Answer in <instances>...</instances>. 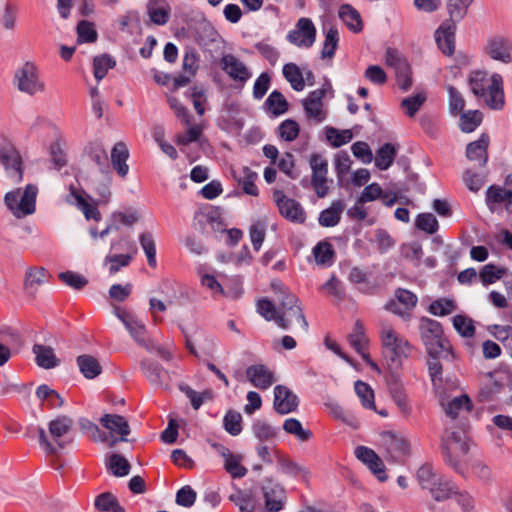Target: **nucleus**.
Returning a JSON list of instances; mask_svg holds the SVG:
<instances>
[{
	"label": "nucleus",
	"mask_w": 512,
	"mask_h": 512,
	"mask_svg": "<svg viewBox=\"0 0 512 512\" xmlns=\"http://www.w3.org/2000/svg\"><path fill=\"white\" fill-rule=\"evenodd\" d=\"M72 425L73 420L67 415H60L49 422L48 430L55 444L48 440L45 430L42 427H38L37 432L41 447L48 454H57L59 450L64 449L72 442V439L69 441L61 440V437L71 430Z\"/></svg>",
	"instance_id": "f257e3e1"
},
{
	"label": "nucleus",
	"mask_w": 512,
	"mask_h": 512,
	"mask_svg": "<svg viewBox=\"0 0 512 512\" xmlns=\"http://www.w3.org/2000/svg\"><path fill=\"white\" fill-rule=\"evenodd\" d=\"M37 193L38 188L33 184H28L23 193L20 190L6 193L4 202L11 213L21 219L35 212Z\"/></svg>",
	"instance_id": "f03ea898"
},
{
	"label": "nucleus",
	"mask_w": 512,
	"mask_h": 512,
	"mask_svg": "<svg viewBox=\"0 0 512 512\" xmlns=\"http://www.w3.org/2000/svg\"><path fill=\"white\" fill-rule=\"evenodd\" d=\"M441 451L445 462L456 472L461 470V458L469 451V446L459 431H446L441 441Z\"/></svg>",
	"instance_id": "7ed1b4c3"
},
{
	"label": "nucleus",
	"mask_w": 512,
	"mask_h": 512,
	"mask_svg": "<svg viewBox=\"0 0 512 512\" xmlns=\"http://www.w3.org/2000/svg\"><path fill=\"white\" fill-rule=\"evenodd\" d=\"M382 346L385 349V358L391 365L398 366L401 364V359L407 358L411 351L412 346L408 340L400 337L391 327L383 328L380 332Z\"/></svg>",
	"instance_id": "20e7f679"
},
{
	"label": "nucleus",
	"mask_w": 512,
	"mask_h": 512,
	"mask_svg": "<svg viewBox=\"0 0 512 512\" xmlns=\"http://www.w3.org/2000/svg\"><path fill=\"white\" fill-rule=\"evenodd\" d=\"M379 445L383 456L390 463H402L410 455V444L407 439L392 431H383L379 435Z\"/></svg>",
	"instance_id": "39448f33"
},
{
	"label": "nucleus",
	"mask_w": 512,
	"mask_h": 512,
	"mask_svg": "<svg viewBox=\"0 0 512 512\" xmlns=\"http://www.w3.org/2000/svg\"><path fill=\"white\" fill-rule=\"evenodd\" d=\"M14 81L21 92L30 96L45 91V83L39 79L36 66L30 62L16 70Z\"/></svg>",
	"instance_id": "423d86ee"
},
{
	"label": "nucleus",
	"mask_w": 512,
	"mask_h": 512,
	"mask_svg": "<svg viewBox=\"0 0 512 512\" xmlns=\"http://www.w3.org/2000/svg\"><path fill=\"white\" fill-rule=\"evenodd\" d=\"M309 164L312 170L311 185L317 196L324 198L329 192L327 186L328 161L321 155L313 153L310 156Z\"/></svg>",
	"instance_id": "0eeeda50"
},
{
	"label": "nucleus",
	"mask_w": 512,
	"mask_h": 512,
	"mask_svg": "<svg viewBox=\"0 0 512 512\" xmlns=\"http://www.w3.org/2000/svg\"><path fill=\"white\" fill-rule=\"evenodd\" d=\"M261 490L267 512H279L284 508L286 492L280 483L267 477L263 481Z\"/></svg>",
	"instance_id": "6e6552de"
},
{
	"label": "nucleus",
	"mask_w": 512,
	"mask_h": 512,
	"mask_svg": "<svg viewBox=\"0 0 512 512\" xmlns=\"http://www.w3.org/2000/svg\"><path fill=\"white\" fill-rule=\"evenodd\" d=\"M273 200L280 214L287 220L300 224L305 221L306 215L301 204L294 199L286 197L282 190H274Z\"/></svg>",
	"instance_id": "1a4fd4ad"
},
{
	"label": "nucleus",
	"mask_w": 512,
	"mask_h": 512,
	"mask_svg": "<svg viewBox=\"0 0 512 512\" xmlns=\"http://www.w3.org/2000/svg\"><path fill=\"white\" fill-rule=\"evenodd\" d=\"M115 315L124 324L130 336L138 345L144 347L146 350H151L146 340L147 330L142 321L133 314L119 308L115 309Z\"/></svg>",
	"instance_id": "9d476101"
},
{
	"label": "nucleus",
	"mask_w": 512,
	"mask_h": 512,
	"mask_svg": "<svg viewBox=\"0 0 512 512\" xmlns=\"http://www.w3.org/2000/svg\"><path fill=\"white\" fill-rule=\"evenodd\" d=\"M290 43L298 46L310 48L316 40V28L310 18H300L296 28L287 35Z\"/></svg>",
	"instance_id": "9b49d317"
},
{
	"label": "nucleus",
	"mask_w": 512,
	"mask_h": 512,
	"mask_svg": "<svg viewBox=\"0 0 512 512\" xmlns=\"http://www.w3.org/2000/svg\"><path fill=\"white\" fill-rule=\"evenodd\" d=\"M299 399L288 387L277 385L274 388V410L281 415L295 411L298 407Z\"/></svg>",
	"instance_id": "f8f14e48"
},
{
	"label": "nucleus",
	"mask_w": 512,
	"mask_h": 512,
	"mask_svg": "<svg viewBox=\"0 0 512 512\" xmlns=\"http://www.w3.org/2000/svg\"><path fill=\"white\" fill-rule=\"evenodd\" d=\"M395 297L397 301L391 300L386 304V309L401 317L407 315L408 311L412 310L418 302V298L413 292L403 288L396 289Z\"/></svg>",
	"instance_id": "ddd939ff"
},
{
	"label": "nucleus",
	"mask_w": 512,
	"mask_h": 512,
	"mask_svg": "<svg viewBox=\"0 0 512 512\" xmlns=\"http://www.w3.org/2000/svg\"><path fill=\"white\" fill-rule=\"evenodd\" d=\"M246 376L254 387L261 390L268 389L277 381L274 373L263 364L247 367Z\"/></svg>",
	"instance_id": "4468645a"
},
{
	"label": "nucleus",
	"mask_w": 512,
	"mask_h": 512,
	"mask_svg": "<svg viewBox=\"0 0 512 512\" xmlns=\"http://www.w3.org/2000/svg\"><path fill=\"white\" fill-rule=\"evenodd\" d=\"M220 67L229 77L236 81L244 83L251 77V73L246 65L233 54L223 55L220 60Z\"/></svg>",
	"instance_id": "2eb2a0df"
},
{
	"label": "nucleus",
	"mask_w": 512,
	"mask_h": 512,
	"mask_svg": "<svg viewBox=\"0 0 512 512\" xmlns=\"http://www.w3.org/2000/svg\"><path fill=\"white\" fill-rule=\"evenodd\" d=\"M490 82L486 91L485 102L490 109L501 110L505 105L502 76L494 73L490 78Z\"/></svg>",
	"instance_id": "dca6fc26"
},
{
	"label": "nucleus",
	"mask_w": 512,
	"mask_h": 512,
	"mask_svg": "<svg viewBox=\"0 0 512 512\" xmlns=\"http://www.w3.org/2000/svg\"><path fill=\"white\" fill-rule=\"evenodd\" d=\"M140 368L151 385L156 387L166 386L169 373L158 362L145 358L140 361Z\"/></svg>",
	"instance_id": "f3484780"
},
{
	"label": "nucleus",
	"mask_w": 512,
	"mask_h": 512,
	"mask_svg": "<svg viewBox=\"0 0 512 512\" xmlns=\"http://www.w3.org/2000/svg\"><path fill=\"white\" fill-rule=\"evenodd\" d=\"M490 138L482 133L478 140L468 143L466 146V157L470 161H478L479 167H485L488 162V148Z\"/></svg>",
	"instance_id": "a211bd4d"
},
{
	"label": "nucleus",
	"mask_w": 512,
	"mask_h": 512,
	"mask_svg": "<svg viewBox=\"0 0 512 512\" xmlns=\"http://www.w3.org/2000/svg\"><path fill=\"white\" fill-rule=\"evenodd\" d=\"M456 25L453 22H443L435 32L438 47L445 55H452L455 50Z\"/></svg>",
	"instance_id": "6ab92c4d"
},
{
	"label": "nucleus",
	"mask_w": 512,
	"mask_h": 512,
	"mask_svg": "<svg viewBox=\"0 0 512 512\" xmlns=\"http://www.w3.org/2000/svg\"><path fill=\"white\" fill-rule=\"evenodd\" d=\"M0 163L18 179L22 178V159L16 148L10 144L0 145Z\"/></svg>",
	"instance_id": "aec40b11"
},
{
	"label": "nucleus",
	"mask_w": 512,
	"mask_h": 512,
	"mask_svg": "<svg viewBox=\"0 0 512 512\" xmlns=\"http://www.w3.org/2000/svg\"><path fill=\"white\" fill-rule=\"evenodd\" d=\"M85 155L93 161L98 167L102 175L108 179L110 173V165L107 153L100 142H91L84 149Z\"/></svg>",
	"instance_id": "412c9836"
},
{
	"label": "nucleus",
	"mask_w": 512,
	"mask_h": 512,
	"mask_svg": "<svg viewBox=\"0 0 512 512\" xmlns=\"http://www.w3.org/2000/svg\"><path fill=\"white\" fill-rule=\"evenodd\" d=\"M510 50V43L504 37H494L489 40L487 45L488 55L492 59L500 61L505 64L510 63L512 61Z\"/></svg>",
	"instance_id": "4be33fe9"
},
{
	"label": "nucleus",
	"mask_w": 512,
	"mask_h": 512,
	"mask_svg": "<svg viewBox=\"0 0 512 512\" xmlns=\"http://www.w3.org/2000/svg\"><path fill=\"white\" fill-rule=\"evenodd\" d=\"M101 425L111 433L119 434L120 441H127L126 436L130 434V426L126 419L118 414H104L100 418Z\"/></svg>",
	"instance_id": "5701e85b"
},
{
	"label": "nucleus",
	"mask_w": 512,
	"mask_h": 512,
	"mask_svg": "<svg viewBox=\"0 0 512 512\" xmlns=\"http://www.w3.org/2000/svg\"><path fill=\"white\" fill-rule=\"evenodd\" d=\"M427 490L437 502L445 501L458 494L456 485L442 475L435 481V485H431Z\"/></svg>",
	"instance_id": "b1692460"
},
{
	"label": "nucleus",
	"mask_w": 512,
	"mask_h": 512,
	"mask_svg": "<svg viewBox=\"0 0 512 512\" xmlns=\"http://www.w3.org/2000/svg\"><path fill=\"white\" fill-rule=\"evenodd\" d=\"M389 393L399 407V409L406 415L410 414L411 409L409 406L408 397L404 391L402 382L396 375H392L388 380Z\"/></svg>",
	"instance_id": "393cba45"
},
{
	"label": "nucleus",
	"mask_w": 512,
	"mask_h": 512,
	"mask_svg": "<svg viewBox=\"0 0 512 512\" xmlns=\"http://www.w3.org/2000/svg\"><path fill=\"white\" fill-rule=\"evenodd\" d=\"M32 352L35 355L36 364L43 369H52L59 365L60 360L56 357L54 349L42 344H34Z\"/></svg>",
	"instance_id": "a878e982"
},
{
	"label": "nucleus",
	"mask_w": 512,
	"mask_h": 512,
	"mask_svg": "<svg viewBox=\"0 0 512 512\" xmlns=\"http://www.w3.org/2000/svg\"><path fill=\"white\" fill-rule=\"evenodd\" d=\"M421 340L425 346H431V342L443 336L441 324L433 319L423 317L419 325Z\"/></svg>",
	"instance_id": "bb28decb"
},
{
	"label": "nucleus",
	"mask_w": 512,
	"mask_h": 512,
	"mask_svg": "<svg viewBox=\"0 0 512 512\" xmlns=\"http://www.w3.org/2000/svg\"><path fill=\"white\" fill-rule=\"evenodd\" d=\"M257 311L263 316L267 321L275 320L276 323L283 329L289 328V321L284 317V315H279L276 310L275 305L272 301L262 298L257 301Z\"/></svg>",
	"instance_id": "cd10ccee"
},
{
	"label": "nucleus",
	"mask_w": 512,
	"mask_h": 512,
	"mask_svg": "<svg viewBox=\"0 0 512 512\" xmlns=\"http://www.w3.org/2000/svg\"><path fill=\"white\" fill-rule=\"evenodd\" d=\"M128 157L129 151L126 145L123 142L116 143L111 151V162L120 177H125L128 173L129 167L126 163Z\"/></svg>",
	"instance_id": "c85d7f7f"
},
{
	"label": "nucleus",
	"mask_w": 512,
	"mask_h": 512,
	"mask_svg": "<svg viewBox=\"0 0 512 512\" xmlns=\"http://www.w3.org/2000/svg\"><path fill=\"white\" fill-rule=\"evenodd\" d=\"M76 363L86 379H94L102 372L99 361L92 355L83 354L76 358Z\"/></svg>",
	"instance_id": "c756f323"
},
{
	"label": "nucleus",
	"mask_w": 512,
	"mask_h": 512,
	"mask_svg": "<svg viewBox=\"0 0 512 512\" xmlns=\"http://www.w3.org/2000/svg\"><path fill=\"white\" fill-rule=\"evenodd\" d=\"M344 209V202L342 200H335L331 206L323 210L318 218L319 224L323 227H334L341 219V213Z\"/></svg>",
	"instance_id": "7c9ffc66"
},
{
	"label": "nucleus",
	"mask_w": 512,
	"mask_h": 512,
	"mask_svg": "<svg viewBox=\"0 0 512 512\" xmlns=\"http://www.w3.org/2000/svg\"><path fill=\"white\" fill-rule=\"evenodd\" d=\"M339 17L353 32H360L363 28L359 12L349 4H343L339 9Z\"/></svg>",
	"instance_id": "2f4dec72"
},
{
	"label": "nucleus",
	"mask_w": 512,
	"mask_h": 512,
	"mask_svg": "<svg viewBox=\"0 0 512 512\" xmlns=\"http://www.w3.org/2000/svg\"><path fill=\"white\" fill-rule=\"evenodd\" d=\"M264 107L273 116H279L288 111L289 104L284 95L280 91L274 90L270 93V95L264 102Z\"/></svg>",
	"instance_id": "473e14b6"
},
{
	"label": "nucleus",
	"mask_w": 512,
	"mask_h": 512,
	"mask_svg": "<svg viewBox=\"0 0 512 512\" xmlns=\"http://www.w3.org/2000/svg\"><path fill=\"white\" fill-rule=\"evenodd\" d=\"M428 357H442V359H453L454 355L450 342L443 335L440 339L431 342V346H425Z\"/></svg>",
	"instance_id": "72a5a7b5"
},
{
	"label": "nucleus",
	"mask_w": 512,
	"mask_h": 512,
	"mask_svg": "<svg viewBox=\"0 0 512 512\" xmlns=\"http://www.w3.org/2000/svg\"><path fill=\"white\" fill-rule=\"evenodd\" d=\"M509 196H511V190H505L498 185H491L486 190L485 202L488 209L493 213L496 210V205L506 203Z\"/></svg>",
	"instance_id": "f704fd0d"
},
{
	"label": "nucleus",
	"mask_w": 512,
	"mask_h": 512,
	"mask_svg": "<svg viewBox=\"0 0 512 512\" xmlns=\"http://www.w3.org/2000/svg\"><path fill=\"white\" fill-rule=\"evenodd\" d=\"M116 66V60L109 54L104 53L93 58V73L96 80L101 81L110 69Z\"/></svg>",
	"instance_id": "c9c22d12"
},
{
	"label": "nucleus",
	"mask_w": 512,
	"mask_h": 512,
	"mask_svg": "<svg viewBox=\"0 0 512 512\" xmlns=\"http://www.w3.org/2000/svg\"><path fill=\"white\" fill-rule=\"evenodd\" d=\"M47 271L43 267L28 268L25 273L24 287L30 293L34 294L38 286L45 281Z\"/></svg>",
	"instance_id": "e433bc0d"
},
{
	"label": "nucleus",
	"mask_w": 512,
	"mask_h": 512,
	"mask_svg": "<svg viewBox=\"0 0 512 512\" xmlns=\"http://www.w3.org/2000/svg\"><path fill=\"white\" fill-rule=\"evenodd\" d=\"M472 2L473 0H448L447 10L449 19L445 22H453L456 25L457 22L466 16L468 7Z\"/></svg>",
	"instance_id": "4c0bfd02"
},
{
	"label": "nucleus",
	"mask_w": 512,
	"mask_h": 512,
	"mask_svg": "<svg viewBox=\"0 0 512 512\" xmlns=\"http://www.w3.org/2000/svg\"><path fill=\"white\" fill-rule=\"evenodd\" d=\"M397 154L395 146L391 143H385L381 146L375 157V165L380 170H387L393 163Z\"/></svg>",
	"instance_id": "58836bf2"
},
{
	"label": "nucleus",
	"mask_w": 512,
	"mask_h": 512,
	"mask_svg": "<svg viewBox=\"0 0 512 512\" xmlns=\"http://www.w3.org/2000/svg\"><path fill=\"white\" fill-rule=\"evenodd\" d=\"M283 76L296 91H302L305 81L300 68L295 63H287L283 66Z\"/></svg>",
	"instance_id": "ea45409f"
},
{
	"label": "nucleus",
	"mask_w": 512,
	"mask_h": 512,
	"mask_svg": "<svg viewBox=\"0 0 512 512\" xmlns=\"http://www.w3.org/2000/svg\"><path fill=\"white\" fill-rule=\"evenodd\" d=\"M487 83V73L484 71H473L468 77V85L470 90L475 96L478 97H483L486 95V91L488 90Z\"/></svg>",
	"instance_id": "a19ab883"
},
{
	"label": "nucleus",
	"mask_w": 512,
	"mask_h": 512,
	"mask_svg": "<svg viewBox=\"0 0 512 512\" xmlns=\"http://www.w3.org/2000/svg\"><path fill=\"white\" fill-rule=\"evenodd\" d=\"M107 468L116 477H124L130 473L131 465L122 455L114 453L109 456Z\"/></svg>",
	"instance_id": "79ce46f5"
},
{
	"label": "nucleus",
	"mask_w": 512,
	"mask_h": 512,
	"mask_svg": "<svg viewBox=\"0 0 512 512\" xmlns=\"http://www.w3.org/2000/svg\"><path fill=\"white\" fill-rule=\"evenodd\" d=\"M483 116L478 110H469L460 115V129L464 133H471L482 123Z\"/></svg>",
	"instance_id": "37998d69"
},
{
	"label": "nucleus",
	"mask_w": 512,
	"mask_h": 512,
	"mask_svg": "<svg viewBox=\"0 0 512 512\" xmlns=\"http://www.w3.org/2000/svg\"><path fill=\"white\" fill-rule=\"evenodd\" d=\"M274 452L277 455L278 466L281 472L294 477L299 475L306 477L309 475V472L305 467L300 466L296 462L282 456L279 454L278 450H274Z\"/></svg>",
	"instance_id": "c03bdc74"
},
{
	"label": "nucleus",
	"mask_w": 512,
	"mask_h": 512,
	"mask_svg": "<svg viewBox=\"0 0 512 512\" xmlns=\"http://www.w3.org/2000/svg\"><path fill=\"white\" fill-rule=\"evenodd\" d=\"M325 135L327 141L330 142L331 146L334 148H338L349 143L353 138L351 130L346 129L340 131L334 127L329 126L325 128Z\"/></svg>",
	"instance_id": "a18cd8bd"
},
{
	"label": "nucleus",
	"mask_w": 512,
	"mask_h": 512,
	"mask_svg": "<svg viewBox=\"0 0 512 512\" xmlns=\"http://www.w3.org/2000/svg\"><path fill=\"white\" fill-rule=\"evenodd\" d=\"M462 409H465L468 412L472 410L471 400L466 394L453 398L446 406H444L446 415L453 419L458 416L459 411Z\"/></svg>",
	"instance_id": "49530a36"
},
{
	"label": "nucleus",
	"mask_w": 512,
	"mask_h": 512,
	"mask_svg": "<svg viewBox=\"0 0 512 512\" xmlns=\"http://www.w3.org/2000/svg\"><path fill=\"white\" fill-rule=\"evenodd\" d=\"M252 432L260 441H269L277 436L278 429L263 420H255L252 424Z\"/></svg>",
	"instance_id": "de8ad7c7"
},
{
	"label": "nucleus",
	"mask_w": 512,
	"mask_h": 512,
	"mask_svg": "<svg viewBox=\"0 0 512 512\" xmlns=\"http://www.w3.org/2000/svg\"><path fill=\"white\" fill-rule=\"evenodd\" d=\"M267 222L263 219L254 221L249 228V236L253 248L258 251L265 239Z\"/></svg>",
	"instance_id": "09e8293b"
},
{
	"label": "nucleus",
	"mask_w": 512,
	"mask_h": 512,
	"mask_svg": "<svg viewBox=\"0 0 512 512\" xmlns=\"http://www.w3.org/2000/svg\"><path fill=\"white\" fill-rule=\"evenodd\" d=\"M139 242L146 254L148 265L152 268H155L157 265L156 245L152 234L149 232L142 233L139 236Z\"/></svg>",
	"instance_id": "8fccbe9b"
},
{
	"label": "nucleus",
	"mask_w": 512,
	"mask_h": 512,
	"mask_svg": "<svg viewBox=\"0 0 512 512\" xmlns=\"http://www.w3.org/2000/svg\"><path fill=\"white\" fill-rule=\"evenodd\" d=\"M79 427L81 431L91 438L94 442H106L107 435L105 432L101 431L98 425L94 422L90 421L87 418H80L78 420Z\"/></svg>",
	"instance_id": "3c124183"
},
{
	"label": "nucleus",
	"mask_w": 512,
	"mask_h": 512,
	"mask_svg": "<svg viewBox=\"0 0 512 512\" xmlns=\"http://www.w3.org/2000/svg\"><path fill=\"white\" fill-rule=\"evenodd\" d=\"M283 429L288 434L295 435L300 441H308L312 437L310 430L304 429L296 418H288L284 421Z\"/></svg>",
	"instance_id": "603ef678"
},
{
	"label": "nucleus",
	"mask_w": 512,
	"mask_h": 512,
	"mask_svg": "<svg viewBox=\"0 0 512 512\" xmlns=\"http://www.w3.org/2000/svg\"><path fill=\"white\" fill-rule=\"evenodd\" d=\"M224 429L232 436H237L242 431V416L235 410H228L223 418Z\"/></svg>",
	"instance_id": "864d4df0"
},
{
	"label": "nucleus",
	"mask_w": 512,
	"mask_h": 512,
	"mask_svg": "<svg viewBox=\"0 0 512 512\" xmlns=\"http://www.w3.org/2000/svg\"><path fill=\"white\" fill-rule=\"evenodd\" d=\"M354 388L357 396L361 400L362 405L365 408L376 410L374 402V392L371 389V387L367 383L358 380L355 382Z\"/></svg>",
	"instance_id": "5fc2aeb1"
},
{
	"label": "nucleus",
	"mask_w": 512,
	"mask_h": 512,
	"mask_svg": "<svg viewBox=\"0 0 512 512\" xmlns=\"http://www.w3.org/2000/svg\"><path fill=\"white\" fill-rule=\"evenodd\" d=\"M339 42L338 30L330 27L325 33V41L321 51L322 58H332L335 54Z\"/></svg>",
	"instance_id": "6e6d98bb"
},
{
	"label": "nucleus",
	"mask_w": 512,
	"mask_h": 512,
	"mask_svg": "<svg viewBox=\"0 0 512 512\" xmlns=\"http://www.w3.org/2000/svg\"><path fill=\"white\" fill-rule=\"evenodd\" d=\"M417 229L428 234H435L439 229V223L432 213H420L415 219Z\"/></svg>",
	"instance_id": "4d7b16f0"
},
{
	"label": "nucleus",
	"mask_w": 512,
	"mask_h": 512,
	"mask_svg": "<svg viewBox=\"0 0 512 512\" xmlns=\"http://www.w3.org/2000/svg\"><path fill=\"white\" fill-rule=\"evenodd\" d=\"M505 272V268H498L496 265L489 263L481 268L479 278L483 285H489L499 280Z\"/></svg>",
	"instance_id": "13d9d810"
},
{
	"label": "nucleus",
	"mask_w": 512,
	"mask_h": 512,
	"mask_svg": "<svg viewBox=\"0 0 512 512\" xmlns=\"http://www.w3.org/2000/svg\"><path fill=\"white\" fill-rule=\"evenodd\" d=\"M257 178V173L252 171L249 167H243L241 176L237 179L239 184L242 185L243 191L252 196L258 195V189L255 185V179Z\"/></svg>",
	"instance_id": "bf43d9fd"
},
{
	"label": "nucleus",
	"mask_w": 512,
	"mask_h": 512,
	"mask_svg": "<svg viewBox=\"0 0 512 512\" xmlns=\"http://www.w3.org/2000/svg\"><path fill=\"white\" fill-rule=\"evenodd\" d=\"M77 36L80 43H94L98 34L91 22L82 20L77 24Z\"/></svg>",
	"instance_id": "052dcab7"
},
{
	"label": "nucleus",
	"mask_w": 512,
	"mask_h": 512,
	"mask_svg": "<svg viewBox=\"0 0 512 512\" xmlns=\"http://www.w3.org/2000/svg\"><path fill=\"white\" fill-rule=\"evenodd\" d=\"M453 326L462 337L469 338L475 334V326L473 320L464 315L454 316Z\"/></svg>",
	"instance_id": "680f3d73"
},
{
	"label": "nucleus",
	"mask_w": 512,
	"mask_h": 512,
	"mask_svg": "<svg viewBox=\"0 0 512 512\" xmlns=\"http://www.w3.org/2000/svg\"><path fill=\"white\" fill-rule=\"evenodd\" d=\"M487 173H476L471 169H467L463 173V182L472 192H478L486 182Z\"/></svg>",
	"instance_id": "e2e57ef3"
},
{
	"label": "nucleus",
	"mask_w": 512,
	"mask_h": 512,
	"mask_svg": "<svg viewBox=\"0 0 512 512\" xmlns=\"http://www.w3.org/2000/svg\"><path fill=\"white\" fill-rule=\"evenodd\" d=\"M279 136L287 141H294L300 132L299 124L293 119L284 120L278 127Z\"/></svg>",
	"instance_id": "0e129e2a"
},
{
	"label": "nucleus",
	"mask_w": 512,
	"mask_h": 512,
	"mask_svg": "<svg viewBox=\"0 0 512 512\" xmlns=\"http://www.w3.org/2000/svg\"><path fill=\"white\" fill-rule=\"evenodd\" d=\"M58 277L63 283L75 290H81L88 284L86 277L73 271L61 272Z\"/></svg>",
	"instance_id": "69168bd1"
},
{
	"label": "nucleus",
	"mask_w": 512,
	"mask_h": 512,
	"mask_svg": "<svg viewBox=\"0 0 512 512\" xmlns=\"http://www.w3.org/2000/svg\"><path fill=\"white\" fill-rule=\"evenodd\" d=\"M229 499L239 508L240 512L255 511L253 497L250 494H246L243 491L238 490L236 493L231 494Z\"/></svg>",
	"instance_id": "338daca9"
},
{
	"label": "nucleus",
	"mask_w": 512,
	"mask_h": 512,
	"mask_svg": "<svg viewBox=\"0 0 512 512\" xmlns=\"http://www.w3.org/2000/svg\"><path fill=\"white\" fill-rule=\"evenodd\" d=\"M417 479L423 489H428L431 485H435V481L440 477L433 471L430 464H423L417 471Z\"/></svg>",
	"instance_id": "774afa93"
}]
</instances>
